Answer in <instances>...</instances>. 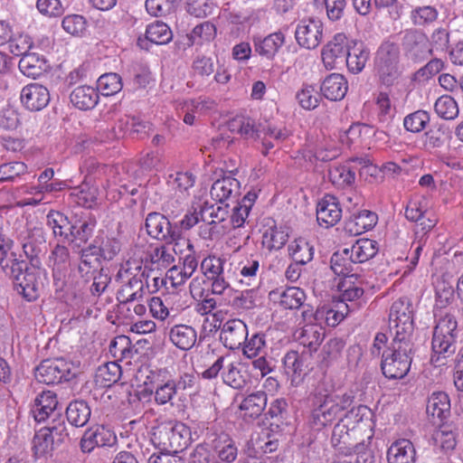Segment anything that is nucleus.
Segmentation results:
<instances>
[{"label": "nucleus", "mask_w": 463, "mask_h": 463, "mask_svg": "<svg viewBox=\"0 0 463 463\" xmlns=\"http://www.w3.org/2000/svg\"><path fill=\"white\" fill-rule=\"evenodd\" d=\"M353 398L347 393L331 392L317 398L308 417V425L315 431L331 426L343 417L347 418Z\"/></svg>", "instance_id": "obj_1"}, {"label": "nucleus", "mask_w": 463, "mask_h": 463, "mask_svg": "<svg viewBox=\"0 0 463 463\" xmlns=\"http://www.w3.org/2000/svg\"><path fill=\"white\" fill-rule=\"evenodd\" d=\"M132 269L131 263L128 261L118 272V277L122 282V286L117 293L119 312L124 309L130 311L129 305L135 301H142L146 295L147 281L145 272L142 271L141 266L138 264L134 268L136 272H133Z\"/></svg>", "instance_id": "obj_2"}, {"label": "nucleus", "mask_w": 463, "mask_h": 463, "mask_svg": "<svg viewBox=\"0 0 463 463\" xmlns=\"http://www.w3.org/2000/svg\"><path fill=\"white\" fill-rule=\"evenodd\" d=\"M458 322L454 316L446 314L434 327L430 361L435 366L445 364V360L456 352Z\"/></svg>", "instance_id": "obj_3"}, {"label": "nucleus", "mask_w": 463, "mask_h": 463, "mask_svg": "<svg viewBox=\"0 0 463 463\" xmlns=\"http://www.w3.org/2000/svg\"><path fill=\"white\" fill-rule=\"evenodd\" d=\"M411 340L393 338L382 354L381 369L389 379H402L409 372L412 361Z\"/></svg>", "instance_id": "obj_4"}, {"label": "nucleus", "mask_w": 463, "mask_h": 463, "mask_svg": "<svg viewBox=\"0 0 463 463\" xmlns=\"http://www.w3.org/2000/svg\"><path fill=\"white\" fill-rule=\"evenodd\" d=\"M400 48L390 41L383 42L378 48L373 64L379 81L391 87L402 83V70L400 65Z\"/></svg>", "instance_id": "obj_5"}, {"label": "nucleus", "mask_w": 463, "mask_h": 463, "mask_svg": "<svg viewBox=\"0 0 463 463\" xmlns=\"http://www.w3.org/2000/svg\"><path fill=\"white\" fill-rule=\"evenodd\" d=\"M203 358L209 364L208 367L201 373L203 379H215L222 370V378L225 384L233 389H241L244 386L245 379L239 364L229 362V355H216L213 351H208Z\"/></svg>", "instance_id": "obj_6"}, {"label": "nucleus", "mask_w": 463, "mask_h": 463, "mask_svg": "<svg viewBox=\"0 0 463 463\" xmlns=\"http://www.w3.org/2000/svg\"><path fill=\"white\" fill-rule=\"evenodd\" d=\"M389 326L393 338L411 340L413 332L412 305L407 298L395 300L390 308Z\"/></svg>", "instance_id": "obj_7"}, {"label": "nucleus", "mask_w": 463, "mask_h": 463, "mask_svg": "<svg viewBox=\"0 0 463 463\" xmlns=\"http://www.w3.org/2000/svg\"><path fill=\"white\" fill-rule=\"evenodd\" d=\"M187 428L182 424H161L154 429L152 441L163 452L177 453L183 450L188 442Z\"/></svg>", "instance_id": "obj_8"}, {"label": "nucleus", "mask_w": 463, "mask_h": 463, "mask_svg": "<svg viewBox=\"0 0 463 463\" xmlns=\"http://www.w3.org/2000/svg\"><path fill=\"white\" fill-rule=\"evenodd\" d=\"M74 364L62 358L43 361L35 369V379L45 384L60 383L75 377Z\"/></svg>", "instance_id": "obj_9"}, {"label": "nucleus", "mask_w": 463, "mask_h": 463, "mask_svg": "<svg viewBox=\"0 0 463 463\" xmlns=\"http://www.w3.org/2000/svg\"><path fill=\"white\" fill-rule=\"evenodd\" d=\"M117 442L115 433L103 425H98L85 430L80 439V449L90 453L96 447H111Z\"/></svg>", "instance_id": "obj_10"}, {"label": "nucleus", "mask_w": 463, "mask_h": 463, "mask_svg": "<svg viewBox=\"0 0 463 463\" xmlns=\"http://www.w3.org/2000/svg\"><path fill=\"white\" fill-rule=\"evenodd\" d=\"M41 270L35 268H27L14 282V289L27 301H33L39 297L43 286Z\"/></svg>", "instance_id": "obj_11"}, {"label": "nucleus", "mask_w": 463, "mask_h": 463, "mask_svg": "<svg viewBox=\"0 0 463 463\" xmlns=\"http://www.w3.org/2000/svg\"><path fill=\"white\" fill-rule=\"evenodd\" d=\"M342 217V209L336 197L326 194L317 204V221L325 228L333 227Z\"/></svg>", "instance_id": "obj_12"}, {"label": "nucleus", "mask_w": 463, "mask_h": 463, "mask_svg": "<svg viewBox=\"0 0 463 463\" xmlns=\"http://www.w3.org/2000/svg\"><path fill=\"white\" fill-rule=\"evenodd\" d=\"M349 41L344 33H338L322 52V61L327 70H333L345 61Z\"/></svg>", "instance_id": "obj_13"}, {"label": "nucleus", "mask_w": 463, "mask_h": 463, "mask_svg": "<svg viewBox=\"0 0 463 463\" xmlns=\"http://www.w3.org/2000/svg\"><path fill=\"white\" fill-rule=\"evenodd\" d=\"M247 335L246 324L241 319H231L223 324L220 338L226 347L234 350L245 343Z\"/></svg>", "instance_id": "obj_14"}, {"label": "nucleus", "mask_w": 463, "mask_h": 463, "mask_svg": "<svg viewBox=\"0 0 463 463\" xmlns=\"http://www.w3.org/2000/svg\"><path fill=\"white\" fill-rule=\"evenodd\" d=\"M20 99L28 110L39 111L48 105L50 93L44 86L32 83L22 89Z\"/></svg>", "instance_id": "obj_15"}, {"label": "nucleus", "mask_w": 463, "mask_h": 463, "mask_svg": "<svg viewBox=\"0 0 463 463\" xmlns=\"http://www.w3.org/2000/svg\"><path fill=\"white\" fill-rule=\"evenodd\" d=\"M178 227L173 226L164 214L150 213L146 218V229L148 235L156 240L165 241Z\"/></svg>", "instance_id": "obj_16"}, {"label": "nucleus", "mask_w": 463, "mask_h": 463, "mask_svg": "<svg viewBox=\"0 0 463 463\" xmlns=\"http://www.w3.org/2000/svg\"><path fill=\"white\" fill-rule=\"evenodd\" d=\"M58 399L52 391H43L39 393L33 402L31 412L38 422L46 420L58 409Z\"/></svg>", "instance_id": "obj_17"}, {"label": "nucleus", "mask_w": 463, "mask_h": 463, "mask_svg": "<svg viewBox=\"0 0 463 463\" xmlns=\"http://www.w3.org/2000/svg\"><path fill=\"white\" fill-rule=\"evenodd\" d=\"M231 133H236L244 139L258 140L260 138V124L245 115H236L227 123Z\"/></svg>", "instance_id": "obj_18"}, {"label": "nucleus", "mask_w": 463, "mask_h": 463, "mask_svg": "<svg viewBox=\"0 0 463 463\" xmlns=\"http://www.w3.org/2000/svg\"><path fill=\"white\" fill-rule=\"evenodd\" d=\"M171 343L180 350L192 349L197 341L196 330L188 325L178 324L172 326L168 333Z\"/></svg>", "instance_id": "obj_19"}, {"label": "nucleus", "mask_w": 463, "mask_h": 463, "mask_svg": "<svg viewBox=\"0 0 463 463\" xmlns=\"http://www.w3.org/2000/svg\"><path fill=\"white\" fill-rule=\"evenodd\" d=\"M449 411L450 402L446 392H433L428 399L426 411L433 424L441 422L449 414Z\"/></svg>", "instance_id": "obj_20"}, {"label": "nucleus", "mask_w": 463, "mask_h": 463, "mask_svg": "<svg viewBox=\"0 0 463 463\" xmlns=\"http://www.w3.org/2000/svg\"><path fill=\"white\" fill-rule=\"evenodd\" d=\"M322 94L330 100H341L348 90L346 79L339 73L328 75L321 84Z\"/></svg>", "instance_id": "obj_21"}, {"label": "nucleus", "mask_w": 463, "mask_h": 463, "mask_svg": "<svg viewBox=\"0 0 463 463\" xmlns=\"http://www.w3.org/2000/svg\"><path fill=\"white\" fill-rule=\"evenodd\" d=\"M377 252V241L370 239H359L350 248H345V254H348L353 263H364L373 258Z\"/></svg>", "instance_id": "obj_22"}, {"label": "nucleus", "mask_w": 463, "mask_h": 463, "mask_svg": "<svg viewBox=\"0 0 463 463\" xmlns=\"http://www.w3.org/2000/svg\"><path fill=\"white\" fill-rule=\"evenodd\" d=\"M389 463H415L416 450L409 439H399L393 442L387 451Z\"/></svg>", "instance_id": "obj_23"}, {"label": "nucleus", "mask_w": 463, "mask_h": 463, "mask_svg": "<svg viewBox=\"0 0 463 463\" xmlns=\"http://www.w3.org/2000/svg\"><path fill=\"white\" fill-rule=\"evenodd\" d=\"M351 43L353 46L348 43L345 61L352 72L358 73L364 68L370 52L362 42L352 41Z\"/></svg>", "instance_id": "obj_24"}, {"label": "nucleus", "mask_w": 463, "mask_h": 463, "mask_svg": "<svg viewBox=\"0 0 463 463\" xmlns=\"http://www.w3.org/2000/svg\"><path fill=\"white\" fill-rule=\"evenodd\" d=\"M407 41L409 52L415 60H426L431 55L432 45L421 31H412Z\"/></svg>", "instance_id": "obj_25"}, {"label": "nucleus", "mask_w": 463, "mask_h": 463, "mask_svg": "<svg viewBox=\"0 0 463 463\" xmlns=\"http://www.w3.org/2000/svg\"><path fill=\"white\" fill-rule=\"evenodd\" d=\"M362 280L356 274H349L340 279L337 288L341 293V301H354L359 299L364 294Z\"/></svg>", "instance_id": "obj_26"}, {"label": "nucleus", "mask_w": 463, "mask_h": 463, "mask_svg": "<svg viewBox=\"0 0 463 463\" xmlns=\"http://www.w3.org/2000/svg\"><path fill=\"white\" fill-rule=\"evenodd\" d=\"M354 307L347 303L337 302L334 307H322L317 309V320L321 323L325 321L329 326H337Z\"/></svg>", "instance_id": "obj_27"}, {"label": "nucleus", "mask_w": 463, "mask_h": 463, "mask_svg": "<svg viewBox=\"0 0 463 463\" xmlns=\"http://www.w3.org/2000/svg\"><path fill=\"white\" fill-rule=\"evenodd\" d=\"M70 99L76 108L88 110L98 104L99 97L95 88L83 85L75 88L71 93Z\"/></svg>", "instance_id": "obj_28"}, {"label": "nucleus", "mask_w": 463, "mask_h": 463, "mask_svg": "<svg viewBox=\"0 0 463 463\" xmlns=\"http://www.w3.org/2000/svg\"><path fill=\"white\" fill-rule=\"evenodd\" d=\"M267 405V395L263 392H256L245 397L240 404L243 418L255 419L263 412Z\"/></svg>", "instance_id": "obj_29"}, {"label": "nucleus", "mask_w": 463, "mask_h": 463, "mask_svg": "<svg viewBox=\"0 0 463 463\" xmlns=\"http://www.w3.org/2000/svg\"><path fill=\"white\" fill-rule=\"evenodd\" d=\"M240 183L237 179L228 175L216 180L210 190L212 198L222 203L239 192Z\"/></svg>", "instance_id": "obj_30"}, {"label": "nucleus", "mask_w": 463, "mask_h": 463, "mask_svg": "<svg viewBox=\"0 0 463 463\" xmlns=\"http://www.w3.org/2000/svg\"><path fill=\"white\" fill-rule=\"evenodd\" d=\"M91 245L97 251L98 256L106 261L113 260L121 250V244L118 240L104 234L97 235Z\"/></svg>", "instance_id": "obj_31"}, {"label": "nucleus", "mask_w": 463, "mask_h": 463, "mask_svg": "<svg viewBox=\"0 0 463 463\" xmlns=\"http://www.w3.org/2000/svg\"><path fill=\"white\" fill-rule=\"evenodd\" d=\"M325 336L324 328L319 324H306L298 335L299 343L308 347L309 350L317 351Z\"/></svg>", "instance_id": "obj_32"}, {"label": "nucleus", "mask_w": 463, "mask_h": 463, "mask_svg": "<svg viewBox=\"0 0 463 463\" xmlns=\"http://www.w3.org/2000/svg\"><path fill=\"white\" fill-rule=\"evenodd\" d=\"M377 214L368 211L363 210L348 222L347 228L350 232L354 234H362L367 231L372 230L377 223Z\"/></svg>", "instance_id": "obj_33"}, {"label": "nucleus", "mask_w": 463, "mask_h": 463, "mask_svg": "<svg viewBox=\"0 0 463 463\" xmlns=\"http://www.w3.org/2000/svg\"><path fill=\"white\" fill-rule=\"evenodd\" d=\"M354 433V428L349 429L348 426L344 423V419H341L334 427L331 443L335 448L340 450L355 447L356 444H354L352 439Z\"/></svg>", "instance_id": "obj_34"}, {"label": "nucleus", "mask_w": 463, "mask_h": 463, "mask_svg": "<svg viewBox=\"0 0 463 463\" xmlns=\"http://www.w3.org/2000/svg\"><path fill=\"white\" fill-rule=\"evenodd\" d=\"M18 66L24 75L35 79L45 71V60L36 53L26 52L22 55Z\"/></svg>", "instance_id": "obj_35"}, {"label": "nucleus", "mask_w": 463, "mask_h": 463, "mask_svg": "<svg viewBox=\"0 0 463 463\" xmlns=\"http://www.w3.org/2000/svg\"><path fill=\"white\" fill-rule=\"evenodd\" d=\"M90 408L84 401L71 402L66 409L68 421L75 427H83L90 417Z\"/></svg>", "instance_id": "obj_36"}, {"label": "nucleus", "mask_w": 463, "mask_h": 463, "mask_svg": "<svg viewBox=\"0 0 463 463\" xmlns=\"http://www.w3.org/2000/svg\"><path fill=\"white\" fill-rule=\"evenodd\" d=\"M284 43V35L281 31L274 32L262 40L255 43L256 52L269 59L274 57L279 49Z\"/></svg>", "instance_id": "obj_37"}, {"label": "nucleus", "mask_w": 463, "mask_h": 463, "mask_svg": "<svg viewBox=\"0 0 463 463\" xmlns=\"http://www.w3.org/2000/svg\"><path fill=\"white\" fill-rule=\"evenodd\" d=\"M288 253L294 262L306 265L313 259L314 248L305 239L299 238L290 242Z\"/></svg>", "instance_id": "obj_38"}, {"label": "nucleus", "mask_w": 463, "mask_h": 463, "mask_svg": "<svg viewBox=\"0 0 463 463\" xmlns=\"http://www.w3.org/2000/svg\"><path fill=\"white\" fill-rule=\"evenodd\" d=\"M121 375V368L115 362L99 366L95 373V382L100 387H110L117 383Z\"/></svg>", "instance_id": "obj_39"}, {"label": "nucleus", "mask_w": 463, "mask_h": 463, "mask_svg": "<svg viewBox=\"0 0 463 463\" xmlns=\"http://www.w3.org/2000/svg\"><path fill=\"white\" fill-rule=\"evenodd\" d=\"M147 261L157 269H166L175 261L173 250L165 243L152 249L147 253Z\"/></svg>", "instance_id": "obj_40"}, {"label": "nucleus", "mask_w": 463, "mask_h": 463, "mask_svg": "<svg viewBox=\"0 0 463 463\" xmlns=\"http://www.w3.org/2000/svg\"><path fill=\"white\" fill-rule=\"evenodd\" d=\"M289 136V132L286 128H279L269 123L260 124V138L262 139V145L265 148L263 154H267L268 151L274 146L272 140L276 142H281Z\"/></svg>", "instance_id": "obj_41"}, {"label": "nucleus", "mask_w": 463, "mask_h": 463, "mask_svg": "<svg viewBox=\"0 0 463 463\" xmlns=\"http://www.w3.org/2000/svg\"><path fill=\"white\" fill-rule=\"evenodd\" d=\"M9 38L6 42L7 48L15 56L25 54L33 46L32 38L23 31H12Z\"/></svg>", "instance_id": "obj_42"}, {"label": "nucleus", "mask_w": 463, "mask_h": 463, "mask_svg": "<svg viewBox=\"0 0 463 463\" xmlns=\"http://www.w3.org/2000/svg\"><path fill=\"white\" fill-rule=\"evenodd\" d=\"M43 242L44 240L40 229L30 231L21 241L23 250L25 256L30 260L36 258L42 251Z\"/></svg>", "instance_id": "obj_43"}, {"label": "nucleus", "mask_w": 463, "mask_h": 463, "mask_svg": "<svg viewBox=\"0 0 463 463\" xmlns=\"http://www.w3.org/2000/svg\"><path fill=\"white\" fill-rule=\"evenodd\" d=\"M288 233L275 225L265 229L262 234V245L269 250L281 249L288 241Z\"/></svg>", "instance_id": "obj_44"}, {"label": "nucleus", "mask_w": 463, "mask_h": 463, "mask_svg": "<svg viewBox=\"0 0 463 463\" xmlns=\"http://www.w3.org/2000/svg\"><path fill=\"white\" fill-rule=\"evenodd\" d=\"M123 87L122 79L118 73L110 72L101 75L97 80V91L103 96H113Z\"/></svg>", "instance_id": "obj_45"}, {"label": "nucleus", "mask_w": 463, "mask_h": 463, "mask_svg": "<svg viewBox=\"0 0 463 463\" xmlns=\"http://www.w3.org/2000/svg\"><path fill=\"white\" fill-rule=\"evenodd\" d=\"M173 31H145L144 36H139L137 45L148 51L153 44L162 45L172 41Z\"/></svg>", "instance_id": "obj_46"}, {"label": "nucleus", "mask_w": 463, "mask_h": 463, "mask_svg": "<svg viewBox=\"0 0 463 463\" xmlns=\"http://www.w3.org/2000/svg\"><path fill=\"white\" fill-rule=\"evenodd\" d=\"M155 402L159 405L170 402L176 394L177 385L175 380H157L155 382Z\"/></svg>", "instance_id": "obj_47"}, {"label": "nucleus", "mask_w": 463, "mask_h": 463, "mask_svg": "<svg viewBox=\"0 0 463 463\" xmlns=\"http://www.w3.org/2000/svg\"><path fill=\"white\" fill-rule=\"evenodd\" d=\"M434 110L439 118L446 120L456 118L459 111L458 103L449 95H442L436 100Z\"/></svg>", "instance_id": "obj_48"}, {"label": "nucleus", "mask_w": 463, "mask_h": 463, "mask_svg": "<svg viewBox=\"0 0 463 463\" xmlns=\"http://www.w3.org/2000/svg\"><path fill=\"white\" fill-rule=\"evenodd\" d=\"M283 364L285 373L290 375L293 381L300 377L306 368L303 355L297 351L288 352L283 358Z\"/></svg>", "instance_id": "obj_49"}, {"label": "nucleus", "mask_w": 463, "mask_h": 463, "mask_svg": "<svg viewBox=\"0 0 463 463\" xmlns=\"http://www.w3.org/2000/svg\"><path fill=\"white\" fill-rule=\"evenodd\" d=\"M305 300L306 294L303 289L289 287L280 294L279 304L286 309H298L303 306Z\"/></svg>", "instance_id": "obj_50"}, {"label": "nucleus", "mask_w": 463, "mask_h": 463, "mask_svg": "<svg viewBox=\"0 0 463 463\" xmlns=\"http://www.w3.org/2000/svg\"><path fill=\"white\" fill-rule=\"evenodd\" d=\"M218 458L226 463H232L238 455L234 441L227 435L220 436L214 445Z\"/></svg>", "instance_id": "obj_51"}, {"label": "nucleus", "mask_w": 463, "mask_h": 463, "mask_svg": "<svg viewBox=\"0 0 463 463\" xmlns=\"http://www.w3.org/2000/svg\"><path fill=\"white\" fill-rule=\"evenodd\" d=\"M216 109V102L210 98L199 97L184 102L182 110L192 111L197 118Z\"/></svg>", "instance_id": "obj_52"}, {"label": "nucleus", "mask_w": 463, "mask_h": 463, "mask_svg": "<svg viewBox=\"0 0 463 463\" xmlns=\"http://www.w3.org/2000/svg\"><path fill=\"white\" fill-rule=\"evenodd\" d=\"M329 179L335 185L345 187L354 183L355 174L346 165H335L329 170Z\"/></svg>", "instance_id": "obj_53"}, {"label": "nucleus", "mask_w": 463, "mask_h": 463, "mask_svg": "<svg viewBox=\"0 0 463 463\" xmlns=\"http://www.w3.org/2000/svg\"><path fill=\"white\" fill-rule=\"evenodd\" d=\"M373 133L370 126L361 123H355L349 127L345 133L340 137L343 143L347 145L355 144L363 141L364 137H369Z\"/></svg>", "instance_id": "obj_54"}, {"label": "nucleus", "mask_w": 463, "mask_h": 463, "mask_svg": "<svg viewBox=\"0 0 463 463\" xmlns=\"http://www.w3.org/2000/svg\"><path fill=\"white\" fill-rule=\"evenodd\" d=\"M429 122V114L424 110H417L404 118L403 126L410 132L419 133L426 128Z\"/></svg>", "instance_id": "obj_55"}, {"label": "nucleus", "mask_w": 463, "mask_h": 463, "mask_svg": "<svg viewBox=\"0 0 463 463\" xmlns=\"http://www.w3.org/2000/svg\"><path fill=\"white\" fill-rule=\"evenodd\" d=\"M0 267L4 273L11 278L14 283L28 268L27 264L23 260H18L14 256L5 257L0 260Z\"/></svg>", "instance_id": "obj_56"}, {"label": "nucleus", "mask_w": 463, "mask_h": 463, "mask_svg": "<svg viewBox=\"0 0 463 463\" xmlns=\"http://www.w3.org/2000/svg\"><path fill=\"white\" fill-rule=\"evenodd\" d=\"M97 194V189L88 185H81L71 193L75 203L85 208H92L96 204Z\"/></svg>", "instance_id": "obj_57"}, {"label": "nucleus", "mask_w": 463, "mask_h": 463, "mask_svg": "<svg viewBox=\"0 0 463 463\" xmlns=\"http://www.w3.org/2000/svg\"><path fill=\"white\" fill-rule=\"evenodd\" d=\"M226 260L223 258L215 255H209L204 258L201 263L203 273L210 279L217 274L228 268Z\"/></svg>", "instance_id": "obj_58"}, {"label": "nucleus", "mask_w": 463, "mask_h": 463, "mask_svg": "<svg viewBox=\"0 0 463 463\" xmlns=\"http://www.w3.org/2000/svg\"><path fill=\"white\" fill-rule=\"evenodd\" d=\"M235 272L232 269V265L229 264V267L224 270L217 274V277L214 276L210 279L212 281V292L215 295H222L227 289L230 288L231 281L234 278Z\"/></svg>", "instance_id": "obj_59"}, {"label": "nucleus", "mask_w": 463, "mask_h": 463, "mask_svg": "<svg viewBox=\"0 0 463 463\" xmlns=\"http://www.w3.org/2000/svg\"><path fill=\"white\" fill-rule=\"evenodd\" d=\"M53 439L50 438L48 431L42 428L39 430L33 439V449L36 456H43L54 449Z\"/></svg>", "instance_id": "obj_60"}, {"label": "nucleus", "mask_w": 463, "mask_h": 463, "mask_svg": "<svg viewBox=\"0 0 463 463\" xmlns=\"http://www.w3.org/2000/svg\"><path fill=\"white\" fill-rule=\"evenodd\" d=\"M243 347V354L248 358H255L266 354V340L262 334H254L250 339H246Z\"/></svg>", "instance_id": "obj_61"}, {"label": "nucleus", "mask_w": 463, "mask_h": 463, "mask_svg": "<svg viewBox=\"0 0 463 463\" xmlns=\"http://www.w3.org/2000/svg\"><path fill=\"white\" fill-rule=\"evenodd\" d=\"M436 304L439 307L448 306L454 298V287L451 283L441 278L436 282Z\"/></svg>", "instance_id": "obj_62"}, {"label": "nucleus", "mask_w": 463, "mask_h": 463, "mask_svg": "<svg viewBox=\"0 0 463 463\" xmlns=\"http://www.w3.org/2000/svg\"><path fill=\"white\" fill-rule=\"evenodd\" d=\"M70 262L69 250L62 245H56L49 257V265L54 271L61 272Z\"/></svg>", "instance_id": "obj_63"}, {"label": "nucleus", "mask_w": 463, "mask_h": 463, "mask_svg": "<svg viewBox=\"0 0 463 463\" xmlns=\"http://www.w3.org/2000/svg\"><path fill=\"white\" fill-rule=\"evenodd\" d=\"M330 263L333 272L339 277L343 278L352 271L351 265L353 261H351L348 254H345V249L342 252L334 253Z\"/></svg>", "instance_id": "obj_64"}]
</instances>
